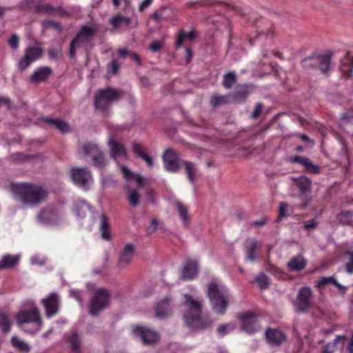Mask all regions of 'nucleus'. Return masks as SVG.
I'll return each mask as SVG.
<instances>
[{
    "label": "nucleus",
    "instance_id": "obj_58",
    "mask_svg": "<svg viewBox=\"0 0 353 353\" xmlns=\"http://www.w3.org/2000/svg\"><path fill=\"white\" fill-rule=\"evenodd\" d=\"M262 109H263V105L261 103H257L255 105L254 112L252 114V118H253V119L257 118L259 116V114L261 113Z\"/></svg>",
    "mask_w": 353,
    "mask_h": 353
},
{
    "label": "nucleus",
    "instance_id": "obj_18",
    "mask_svg": "<svg viewBox=\"0 0 353 353\" xmlns=\"http://www.w3.org/2000/svg\"><path fill=\"white\" fill-rule=\"evenodd\" d=\"M199 263L195 259H188L181 270V278L183 280H192L197 276Z\"/></svg>",
    "mask_w": 353,
    "mask_h": 353
},
{
    "label": "nucleus",
    "instance_id": "obj_62",
    "mask_svg": "<svg viewBox=\"0 0 353 353\" xmlns=\"http://www.w3.org/2000/svg\"><path fill=\"white\" fill-rule=\"evenodd\" d=\"M152 0H143L139 5V10L143 11L148 8L152 3Z\"/></svg>",
    "mask_w": 353,
    "mask_h": 353
},
{
    "label": "nucleus",
    "instance_id": "obj_50",
    "mask_svg": "<svg viewBox=\"0 0 353 353\" xmlns=\"http://www.w3.org/2000/svg\"><path fill=\"white\" fill-rule=\"evenodd\" d=\"M288 208H289V205L286 203L283 202L279 204V215L278 220H280L282 218L286 217L289 215Z\"/></svg>",
    "mask_w": 353,
    "mask_h": 353
},
{
    "label": "nucleus",
    "instance_id": "obj_47",
    "mask_svg": "<svg viewBox=\"0 0 353 353\" xmlns=\"http://www.w3.org/2000/svg\"><path fill=\"white\" fill-rule=\"evenodd\" d=\"M248 94L249 90L247 88H245L243 90L234 94V100L238 103L242 102L248 97Z\"/></svg>",
    "mask_w": 353,
    "mask_h": 353
},
{
    "label": "nucleus",
    "instance_id": "obj_24",
    "mask_svg": "<svg viewBox=\"0 0 353 353\" xmlns=\"http://www.w3.org/2000/svg\"><path fill=\"white\" fill-rule=\"evenodd\" d=\"M110 23L114 29L119 30L121 27H128L132 23V18L117 14L110 18Z\"/></svg>",
    "mask_w": 353,
    "mask_h": 353
},
{
    "label": "nucleus",
    "instance_id": "obj_37",
    "mask_svg": "<svg viewBox=\"0 0 353 353\" xmlns=\"http://www.w3.org/2000/svg\"><path fill=\"white\" fill-rule=\"evenodd\" d=\"M97 28L92 26H84L78 33V39L81 37H85L89 41L97 31Z\"/></svg>",
    "mask_w": 353,
    "mask_h": 353
},
{
    "label": "nucleus",
    "instance_id": "obj_57",
    "mask_svg": "<svg viewBox=\"0 0 353 353\" xmlns=\"http://www.w3.org/2000/svg\"><path fill=\"white\" fill-rule=\"evenodd\" d=\"M163 43L160 41H154L150 46V50L152 52H157L162 48Z\"/></svg>",
    "mask_w": 353,
    "mask_h": 353
},
{
    "label": "nucleus",
    "instance_id": "obj_29",
    "mask_svg": "<svg viewBox=\"0 0 353 353\" xmlns=\"http://www.w3.org/2000/svg\"><path fill=\"white\" fill-rule=\"evenodd\" d=\"M247 260L254 262L256 259L254 252L259 247V242L254 239H249L246 241Z\"/></svg>",
    "mask_w": 353,
    "mask_h": 353
},
{
    "label": "nucleus",
    "instance_id": "obj_15",
    "mask_svg": "<svg viewBox=\"0 0 353 353\" xmlns=\"http://www.w3.org/2000/svg\"><path fill=\"white\" fill-rule=\"evenodd\" d=\"M136 252V247L133 243H127L121 250L118 260L119 269L126 268L132 261Z\"/></svg>",
    "mask_w": 353,
    "mask_h": 353
},
{
    "label": "nucleus",
    "instance_id": "obj_46",
    "mask_svg": "<svg viewBox=\"0 0 353 353\" xmlns=\"http://www.w3.org/2000/svg\"><path fill=\"white\" fill-rule=\"evenodd\" d=\"M119 167L121 172L125 180L130 181L134 179L136 174L132 172L128 167L125 165H119Z\"/></svg>",
    "mask_w": 353,
    "mask_h": 353
},
{
    "label": "nucleus",
    "instance_id": "obj_26",
    "mask_svg": "<svg viewBox=\"0 0 353 353\" xmlns=\"http://www.w3.org/2000/svg\"><path fill=\"white\" fill-rule=\"evenodd\" d=\"M20 259V255L6 254L0 260V270L8 269L17 265Z\"/></svg>",
    "mask_w": 353,
    "mask_h": 353
},
{
    "label": "nucleus",
    "instance_id": "obj_53",
    "mask_svg": "<svg viewBox=\"0 0 353 353\" xmlns=\"http://www.w3.org/2000/svg\"><path fill=\"white\" fill-rule=\"evenodd\" d=\"M70 296L74 299H76L79 305L83 307V299L82 298V294L80 291L75 290H70Z\"/></svg>",
    "mask_w": 353,
    "mask_h": 353
},
{
    "label": "nucleus",
    "instance_id": "obj_59",
    "mask_svg": "<svg viewBox=\"0 0 353 353\" xmlns=\"http://www.w3.org/2000/svg\"><path fill=\"white\" fill-rule=\"evenodd\" d=\"M45 262H46L45 258H40L38 256H33L31 258V263L32 264L42 265L45 264Z\"/></svg>",
    "mask_w": 353,
    "mask_h": 353
},
{
    "label": "nucleus",
    "instance_id": "obj_33",
    "mask_svg": "<svg viewBox=\"0 0 353 353\" xmlns=\"http://www.w3.org/2000/svg\"><path fill=\"white\" fill-rule=\"evenodd\" d=\"M89 42V40L85 37H81L78 39V34L75 38L72 41L70 45V55L72 58H74L76 54L75 49L81 48L85 43Z\"/></svg>",
    "mask_w": 353,
    "mask_h": 353
},
{
    "label": "nucleus",
    "instance_id": "obj_40",
    "mask_svg": "<svg viewBox=\"0 0 353 353\" xmlns=\"http://www.w3.org/2000/svg\"><path fill=\"white\" fill-rule=\"evenodd\" d=\"M185 38L190 40H194L196 38V34L193 31H190L189 32L181 31L177 37L176 45L177 46H181L183 43L184 39Z\"/></svg>",
    "mask_w": 353,
    "mask_h": 353
},
{
    "label": "nucleus",
    "instance_id": "obj_39",
    "mask_svg": "<svg viewBox=\"0 0 353 353\" xmlns=\"http://www.w3.org/2000/svg\"><path fill=\"white\" fill-rule=\"evenodd\" d=\"M352 216V211H343L336 215V221L340 223L347 225L350 223Z\"/></svg>",
    "mask_w": 353,
    "mask_h": 353
},
{
    "label": "nucleus",
    "instance_id": "obj_48",
    "mask_svg": "<svg viewBox=\"0 0 353 353\" xmlns=\"http://www.w3.org/2000/svg\"><path fill=\"white\" fill-rule=\"evenodd\" d=\"M303 166L311 174H317L320 170L319 166L314 165L309 159L306 160Z\"/></svg>",
    "mask_w": 353,
    "mask_h": 353
},
{
    "label": "nucleus",
    "instance_id": "obj_8",
    "mask_svg": "<svg viewBox=\"0 0 353 353\" xmlns=\"http://www.w3.org/2000/svg\"><path fill=\"white\" fill-rule=\"evenodd\" d=\"M82 149L85 155L92 157L96 167L102 168L107 165L108 161L105 154L97 143L93 142L85 143L83 145Z\"/></svg>",
    "mask_w": 353,
    "mask_h": 353
},
{
    "label": "nucleus",
    "instance_id": "obj_21",
    "mask_svg": "<svg viewBox=\"0 0 353 353\" xmlns=\"http://www.w3.org/2000/svg\"><path fill=\"white\" fill-rule=\"evenodd\" d=\"M52 74V70L49 67H41L35 70L31 76V81L38 83L47 80Z\"/></svg>",
    "mask_w": 353,
    "mask_h": 353
},
{
    "label": "nucleus",
    "instance_id": "obj_23",
    "mask_svg": "<svg viewBox=\"0 0 353 353\" xmlns=\"http://www.w3.org/2000/svg\"><path fill=\"white\" fill-rule=\"evenodd\" d=\"M265 336L268 343L272 345H279L285 339V336L283 332L276 329L268 330Z\"/></svg>",
    "mask_w": 353,
    "mask_h": 353
},
{
    "label": "nucleus",
    "instance_id": "obj_41",
    "mask_svg": "<svg viewBox=\"0 0 353 353\" xmlns=\"http://www.w3.org/2000/svg\"><path fill=\"white\" fill-rule=\"evenodd\" d=\"M236 77L234 72H230L225 74L223 77V85L225 88L229 89L236 83Z\"/></svg>",
    "mask_w": 353,
    "mask_h": 353
},
{
    "label": "nucleus",
    "instance_id": "obj_19",
    "mask_svg": "<svg viewBox=\"0 0 353 353\" xmlns=\"http://www.w3.org/2000/svg\"><path fill=\"white\" fill-rule=\"evenodd\" d=\"M312 63L319 65V69L323 73L327 72L330 68V54L316 55L305 59L303 61L305 65Z\"/></svg>",
    "mask_w": 353,
    "mask_h": 353
},
{
    "label": "nucleus",
    "instance_id": "obj_35",
    "mask_svg": "<svg viewBox=\"0 0 353 353\" xmlns=\"http://www.w3.org/2000/svg\"><path fill=\"white\" fill-rule=\"evenodd\" d=\"M175 204L183 223L188 225L190 221L188 207L180 201H176Z\"/></svg>",
    "mask_w": 353,
    "mask_h": 353
},
{
    "label": "nucleus",
    "instance_id": "obj_43",
    "mask_svg": "<svg viewBox=\"0 0 353 353\" xmlns=\"http://www.w3.org/2000/svg\"><path fill=\"white\" fill-rule=\"evenodd\" d=\"M234 329L235 325L233 323H230L228 324L220 325L217 328V332L219 334V335L223 336Z\"/></svg>",
    "mask_w": 353,
    "mask_h": 353
},
{
    "label": "nucleus",
    "instance_id": "obj_42",
    "mask_svg": "<svg viewBox=\"0 0 353 353\" xmlns=\"http://www.w3.org/2000/svg\"><path fill=\"white\" fill-rule=\"evenodd\" d=\"M68 341L74 352L80 353V340L79 336L76 333H73L68 338Z\"/></svg>",
    "mask_w": 353,
    "mask_h": 353
},
{
    "label": "nucleus",
    "instance_id": "obj_2",
    "mask_svg": "<svg viewBox=\"0 0 353 353\" xmlns=\"http://www.w3.org/2000/svg\"><path fill=\"white\" fill-rule=\"evenodd\" d=\"M16 321L24 332L30 334L37 332L42 325L38 308L31 301L24 303L16 315Z\"/></svg>",
    "mask_w": 353,
    "mask_h": 353
},
{
    "label": "nucleus",
    "instance_id": "obj_11",
    "mask_svg": "<svg viewBox=\"0 0 353 353\" xmlns=\"http://www.w3.org/2000/svg\"><path fill=\"white\" fill-rule=\"evenodd\" d=\"M132 332L135 336L140 337L145 345H152L159 339L158 333L145 326L136 325L132 327Z\"/></svg>",
    "mask_w": 353,
    "mask_h": 353
},
{
    "label": "nucleus",
    "instance_id": "obj_56",
    "mask_svg": "<svg viewBox=\"0 0 353 353\" xmlns=\"http://www.w3.org/2000/svg\"><path fill=\"white\" fill-rule=\"evenodd\" d=\"M317 226V222L314 219L304 222V228L307 230H314Z\"/></svg>",
    "mask_w": 353,
    "mask_h": 353
},
{
    "label": "nucleus",
    "instance_id": "obj_28",
    "mask_svg": "<svg viewBox=\"0 0 353 353\" xmlns=\"http://www.w3.org/2000/svg\"><path fill=\"white\" fill-rule=\"evenodd\" d=\"M332 284L337 287L339 290H346V287L341 285L335 279L334 276L323 277L316 283V288L319 289H323L326 286Z\"/></svg>",
    "mask_w": 353,
    "mask_h": 353
},
{
    "label": "nucleus",
    "instance_id": "obj_14",
    "mask_svg": "<svg viewBox=\"0 0 353 353\" xmlns=\"http://www.w3.org/2000/svg\"><path fill=\"white\" fill-rule=\"evenodd\" d=\"M41 304L45 308L46 316L52 317L59 312L60 306L59 296L55 292L50 293L48 296L41 300Z\"/></svg>",
    "mask_w": 353,
    "mask_h": 353
},
{
    "label": "nucleus",
    "instance_id": "obj_12",
    "mask_svg": "<svg viewBox=\"0 0 353 353\" xmlns=\"http://www.w3.org/2000/svg\"><path fill=\"white\" fill-rule=\"evenodd\" d=\"M43 50L39 46H30L25 50L24 57L19 61L18 66L21 70L26 69L32 63L42 55Z\"/></svg>",
    "mask_w": 353,
    "mask_h": 353
},
{
    "label": "nucleus",
    "instance_id": "obj_36",
    "mask_svg": "<svg viewBox=\"0 0 353 353\" xmlns=\"http://www.w3.org/2000/svg\"><path fill=\"white\" fill-rule=\"evenodd\" d=\"M167 7H161L158 10L155 11L150 17L156 22L160 23L161 21H166L170 19L168 15L165 14Z\"/></svg>",
    "mask_w": 353,
    "mask_h": 353
},
{
    "label": "nucleus",
    "instance_id": "obj_44",
    "mask_svg": "<svg viewBox=\"0 0 353 353\" xmlns=\"http://www.w3.org/2000/svg\"><path fill=\"white\" fill-rule=\"evenodd\" d=\"M0 327L3 332H8L10 330V323L6 314H0Z\"/></svg>",
    "mask_w": 353,
    "mask_h": 353
},
{
    "label": "nucleus",
    "instance_id": "obj_30",
    "mask_svg": "<svg viewBox=\"0 0 353 353\" xmlns=\"http://www.w3.org/2000/svg\"><path fill=\"white\" fill-rule=\"evenodd\" d=\"M125 190H127L128 200L130 205L134 208L138 206L141 197L139 192L136 189L130 188L129 185L125 186Z\"/></svg>",
    "mask_w": 353,
    "mask_h": 353
},
{
    "label": "nucleus",
    "instance_id": "obj_54",
    "mask_svg": "<svg viewBox=\"0 0 353 353\" xmlns=\"http://www.w3.org/2000/svg\"><path fill=\"white\" fill-rule=\"evenodd\" d=\"M132 151L139 157H141L145 152H143L142 146L137 143H133L132 145Z\"/></svg>",
    "mask_w": 353,
    "mask_h": 353
},
{
    "label": "nucleus",
    "instance_id": "obj_3",
    "mask_svg": "<svg viewBox=\"0 0 353 353\" xmlns=\"http://www.w3.org/2000/svg\"><path fill=\"white\" fill-rule=\"evenodd\" d=\"M208 296L213 312L219 315L225 314L230 301L228 288L219 280H214L208 285Z\"/></svg>",
    "mask_w": 353,
    "mask_h": 353
},
{
    "label": "nucleus",
    "instance_id": "obj_49",
    "mask_svg": "<svg viewBox=\"0 0 353 353\" xmlns=\"http://www.w3.org/2000/svg\"><path fill=\"white\" fill-rule=\"evenodd\" d=\"M228 102V97L226 96H219V95H214L212 97L211 103L213 106H218L221 105H223Z\"/></svg>",
    "mask_w": 353,
    "mask_h": 353
},
{
    "label": "nucleus",
    "instance_id": "obj_51",
    "mask_svg": "<svg viewBox=\"0 0 353 353\" xmlns=\"http://www.w3.org/2000/svg\"><path fill=\"white\" fill-rule=\"evenodd\" d=\"M346 255L348 257V261L345 263V270L349 274L353 273V252H347Z\"/></svg>",
    "mask_w": 353,
    "mask_h": 353
},
{
    "label": "nucleus",
    "instance_id": "obj_61",
    "mask_svg": "<svg viewBox=\"0 0 353 353\" xmlns=\"http://www.w3.org/2000/svg\"><path fill=\"white\" fill-rule=\"evenodd\" d=\"M140 158H141L147 163V165L148 166H150V167L153 166L152 158L150 156H149L148 154H147L146 153H144L143 155H141V157Z\"/></svg>",
    "mask_w": 353,
    "mask_h": 353
},
{
    "label": "nucleus",
    "instance_id": "obj_60",
    "mask_svg": "<svg viewBox=\"0 0 353 353\" xmlns=\"http://www.w3.org/2000/svg\"><path fill=\"white\" fill-rule=\"evenodd\" d=\"M307 159V158L301 156H296L292 159V162L297 163L303 166Z\"/></svg>",
    "mask_w": 353,
    "mask_h": 353
},
{
    "label": "nucleus",
    "instance_id": "obj_13",
    "mask_svg": "<svg viewBox=\"0 0 353 353\" xmlns=\"http://www.w3.org/2000/svg\"><path fill=\"white\" fill-rule=\"evenodd\" d=\"M37 219L41 225L51 226L59 224L61 216L53 209L45 208L37 214Z\"/></svg>",
    "mask_w": 353,
    "mask_h": 353
},
{
    "label": "nucleus",
    "instance_id": "obj_55",
    "mask_svg": "<svg viewBox=\"0 0 353 353\" xmlns=\"http://www.w3.org/2000/svg\"><path fill=\"white\" fill-rule=\"evenodd\" d=\"M9 45L12 49H17L19 47V37L16 34H12L9 39Z\"/></svg>",
    "mask_w": 353,
    "mask_h": 353
},
{
    "label": "nucleus",
    "instance_id": "obj_38",
    "mask_svg": "<svg viewBox=\"0 0 353 353\" xmlns=\"http://www.w3.org/2000/svg\"><path fill=\"white\" fill-rule=\"evenodd\" d=\"M11 342L14 347L23 352H28L30 350L28 344L16 336L12 337Z\"/></svg>",
    "mask_w": 353,
    "mask_h": 353
},
{
    "label": "nucleus",
    "instance_id": "obj_4",
    "mask_svg": "<svg viewBox=\"0 0 353 353\" xmlns=\"http://www.w3.org/2000/svg\"><path fill=\"white\" fill-rule=\"evenodd\" d=\"M203 301L200 299H194L189 294H185L183 303L185 311L183 314L185 323L190 327L194 329L205 328L210 325V323H203L201 319Z\"/></svg>",
    "mask_w": 353,
    "mask_h": 353
},
{
    "label": "nucleus",
    "instance_id": "obj_52",
    "mask_svg": "<svg viewBox=\"0 0 353 353\" xmlns=\"http://www.w3.org/2000/svg\"><path fill=\"white\" fill-rule=\"evenodd\" d=\"M255 281L260 285L261 288H265L268 285V276L264 274L258 275Z\"/></svg>",
    "mask_w": 353,
    "mask_h": 353
},
{
    "label": "nucleus",
    "instance_id": "obj_25",
    "mask_svg": "<svg viewBox=\"0 0 353 353\" xmlns=\"http://www.w3.org/2000/svg\"><path fill=\"white\" fill-rule=\"evenodd\" d=\"M181 165L184 167L185 174H187L188 180L194 183L197 179V168L193 163L190 161H182Z\"/></svg>",
    "mask_w": 353,
    "mask_h": 353
},
{
    "label": "nucleus",
    "instance_id": "obj_22",
    "mask_svg": "<svg viewBox=\"0 0 353 353\" xmlns=\"http://www.w3.org/2000/svg\"><path fill=\"white\" fill-rule=\"evenodd\" d=\"M307 263V260L299 254L293 256L287 263V267L290 271H301L304 269Z\"/></svg>",
    "mask_w": 353,
    "mask_h": 353
},
{
    "label": "nucleus",
    "instance_id": "obj_1",
    "mask_svg": "<svg viewBox=\"0 0 353 353\" xmlns=\"http://www.w3.org/2000/svg\"><path fill=\"white\" fill-rule=\"evenodd\" d=\"M14 197L23 204L35 206L45 201L47 191L41 185L32 183H19L11 185Z\"/></svg>",
    "mask_w": 353,
    "mask_h": 353
},
{
    "label": "nucleus",
    "instance_id": "obj_31",
    "mask_svg": "<svg viewBox=\"0 0 353 353\" xmlns=\"http://www.w3.org/2000/svg\"><path fill=\"white\" fill-rule=\"evenodd\" d=\"M101 223H100V232L101 237L108 241L110 239V233L109 230V224L108 222V218L103 212L100 216Z\"/></svg>",
    "mask_w": 353,
    "mask_h": 353
},
{
    "label": "nucleus",
    "instance_id": "obj_6",
    "mask_svg": "<svg viewBox=\"0 0 353 353\" xmlns=\"http://www.w3.org/2000/svg\"><path fill=\"white\" fill-rule=\"evenodd\" d=\"M110 294L105 289H99L90 301L89 312L92 316H97L107 308L110 303Z\"/></svg>",
    "mask_w": 353,
    "mask_h": 353
},
{
    "label": "nucleus",
    "instance_id": "obj_27",
    "mask_svg": "<svg viewBox=\"0 0 353 353\" xmlns=\"http://www.w3.org/2000/svg\"><path fill=\"white\" fill-rule=\"evenodd\" d=\"M90 210V207L85 200L77 199L74 201V211L78 217H84Z\"/></svg>",
    "mask_w": 353,
    "mask_h": 353
},
{
    "label": "nucleus",
    "instance_id": "obj_7",
    "mask_svg": "<svg viewBox=\"0 0 353 353\" xmlns=\"http://www.w3.org/2000/svg\"><path fill=\"white\" fill-rule=\"evenodd\" d=\"M72 182L87 191L90 189L92 183V176L88 169L85 168H72L70 171Z\"/></svg>",
    "mask_w": 353,
    "mask_h": 353
},
{
    "label": "nucleus",
    "instance_id": "obj_34",
    "mask_svg": "<svg viewBox=\"0 0 353 353\" xmlns=\"http://www.w3.org/2000/svg\"><path fill=\"white\" fill-rule=\"evenodd\" d=\"M43 120L48 122L49 124L54 125L57 130H59L61 132H67L70 130V127L68 124L61 119H50L45 118Z\"/></svg>",
    "mask_w": 353,
    "mask_h": 353
},
{
    "label": "nucleus",
    "instance_id": "obj_20",
    "mask_svg": "<svg viewBox=\"0 0 353 353\" xmlns=\"http://www.w3.org/2000/svg\"><path fill=\"white\" fill-rule=\"evenodd\" d=\"M172 311V305L171 299L165 297L157 303L155 307V314L158 318H165L171 314Z\"/></svg>",
    "mask_w": 353,
    "mask_h": 353
},
{
    "label": "nucleus",
    "instance_id": "obj_32",
    "mask_svg": "<svg viewBox=\"0 0 353 353\" xmlns=\"http://www.w3.org/2000/svg\"><path fill=\"white\" fill-rule=\"evenodd\" d=\"M299 190L303 193L309 191L311 187V181L305 176H301L299 178H292Z\"/></svg>",
    "mask_w": 353,
    "mask_h": 353
},
{
    "label": "nucleus",
    "instance_id": "obj_10",
    "mask_svg": "<svg viewBox=\"0 0 353 353\" xmlns=\"http://www.w3.org/2000/svg\"><path fill=\"white\" fill-rule=\"evenodd\" d=\"M110 148V157L114 159L117 163L128 159V154L123 144L114 140L112 137H110L108 142Z\"/></svg>",
    "mask_w": 353,
    "mask_h": 353
},
{
    "label": "nucleus",
    "instance_id": "obj_63",
    "mask_svg": "<svg viewBox=\"0 0 353 353\" xmlns=\"http://www.w3.org/2000/svg\"><path fill=\"white\" fill-rule=\"evenodd\" d=\"M119 68V64L117 63V61L116 60H112L109 66V68L112 71V72L115 74L117 72Z\"/></svg>",
    "mask_w": 353,
    "mask_h": 353
},
{
    "label": "nucleus",
    "instance_id": "obj_17",
    "mask_svg": "<svg viewBox=\"0 0 353 353\" xmlns=\"http://www.w3.org/2000/svg\"><path fill=\"white\" fill-rule=\"evenodd\" d=\"M239 318L243 324V330L251 334L257 331L259 328L256 316L254 312H246L239 315Z\"/></svg>",
    "mask_w": 353,
    "mask_h": 353
},
{
    "label": "nucleus",
    "instance_id": "obj_5",
    "mask_svg": "<svg viewBox=\"0 0 353 353\" xmlns=\"http://www.w3.org/2000/svg\"><path fill=\"white\" fill-rule=\"evenodd\" d=\"M121 96L120 92L107 88L99 91L95 95L94 105L97 109L102 111L108 110L112 103Z\"/></svg>",
    "mask_w": 353,
    "mask_h": 353
},
{
    "label": "nucleus",
    "instance_id": "obj_64",
    "mask_svg": "<svg viewBox=\"0 0 353 353\" xmlns=\"http://www.w3.org/2000/svg\"><path fill=\"white\" fill-rule=\"evenodd\" d=\"M351 118H353V110H350L342 114V119L344 121H349Z\"/></svg>",
    "mask_w": 353,
    "mask_h": 353
},
{
    "label": "nucleus",
    "instance_id": "obj_45",
    "mask_svg": "<svg viewBox=\"0 0 353 353\" xmlns=\"http://www.w3.org/2000/svg\"><path fill=\"white\" fill-rule=\"evenodd\" d=\"M343 338H344V336L337 335L333 342H330L326 345L323 353H333L335 351L336 345L339 343V340Z\"/></svg>",
    "mask_w": 353,
    "mask_h": 353
},
{
    "label": "nucleus",
    "instance_id": "obj_16",
    "mask_svg": "<svg viewBox=\"0 0 353 353\" xmlns=\"http://www.w3.org/2000/svg\"><path fill=\"white\" fill-rule=\"evenodd\" d=\"M164 167L168 172H176L180 166L178 153L172 149H167L163 155Z\"/></svg>",
    "mask_w": 353,
    "mask_h": 353
},
{
    "label": "nucleus",
    "instance_id": "obj_9",
    "mask_svg": "<svg viewBox=\"0 0 353 353\" xmlns=\"http://www.w3.org/2000/svg\"><path fill=\"white\" fill-rule=\"evenodd\" d=\"M312 295L309 287H303L300 289L296 299L294 301V310L296 312H305L310 307V299Z\"/></svg>",
    "mask_w": 353,
    "mask_h": 353
}]
</instances>
